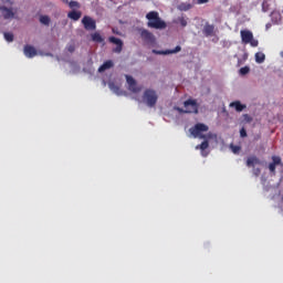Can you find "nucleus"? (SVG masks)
I'll return each instance as SVG.
<instances>
[{
	"mask_svg": "<svg viewBox=\"0 0 283 283\" xmlns=\"http://www.w3.org/2000/svg\"><path fill=\"white\" fill-rule=\"evenodd\" d=\"M190 135L193 138H201L203 142L201 143V145H197L196 149H200L201 151V156L207 157L209 156V153L206 151V149H209V140L210 138H218V136L216 134L212 133H208L206 135L205 132H209V126L205 125V124H197L195 125V127L189 129Z\"/></svg>",
	"mask_w": 283,
	"mask_h": 283,
	"instance_id": "obj_1",
	"label": "nucleus"
},
{
	"mask_svg": "<svg viewBox=\"0 0 283 283\" xmlns=\"http://www.w3.org/2000/svg\"><path fill=\"white\" fill-rule=\"evenodd\" d=\"M146 19L148 20V28H154L155 30H165V28H167V23L160 19L157 11L148 12Z\"/></svg>",
	"mask_w": 283,
	"mask_h": 283,
	"instance_id": "obj_2",
	"label": "nucleus"
},
{
	"mask_svg": "<svg viewBox=\"0 0 283 283\" xmlns=\"http://www.w3.org/2000/svg\"><path fill=\"white\" fill-rule=\"evenodd\" d=\"M142 101L147 107H155L156 103H158V94L154 90H146Z\"/></svg>",
	"mask_w": 283,
	"mask_h": 283,
	"instance_id": "obj_3",
	"label": "nucleus"
},
{
	"mask_svg": "<svg viewBox=\"0 0 283 283\" xmlns=\"http://www.w3.org/2000/svg\"><path fill=\"white\" fill-rule=\"evenodd\" d=\"M185 109L180 107H175L177 112H181L184 114H198V103L196 99H188L184 103Z\"/></svg>",
	"mask_w": 283,
	"mask_h": 283,
	"instance_id": "obj_4",
	"label": "nucleus"
},
{
	"mask_svg": "<svg viewBox=\"0 0 283 283\" xmlns=\"http://www.w3.org/2000/svg\"><path fill=\"white\" fill-rule=\"evenodd\" d=\"M240 34L242 43H244L245 45L250 44L251 48H258L259 42L253 38V32L249 30H241Z\"/></svg>",
	"mask_w": 283,
	"mask_h": 283,
	"instance_id": "obj_5",
	"label": "nucleus"
},
{
	"mask_svg": "<svg viewBox=\"0 0 283 283\" xmlns=\"http://www.w3.org/2000/svg\"><path fill=\"white\" fill-rule=\"evenodd\" d=\"M126 82L129 92H133V94H138V92H140L142 87L136 84V80H134V77L126 75Z\"/></svg>",
	"mask_w": 283,
	"mask_h": 283,
	"instance_id": "obj_6",
	"label": "nucleus"
},
{
	"mask_svg": "<svg viewBox=\"0 0 283 283\" xmlns=\"http://www.w3.org/2000/svg\"><path fill=\"white\" fill-rule=\"evenodd\" d=\"M82 23L85 28V30H96V21L92 19L90 15H85L82 19Z\"/></svg>",
	"mask_w": 283,
	"mask_h": 283,
	"instance_id": "obj_7",
	"label": "nucleus"
},
{
	"mask_svg": "<svg viewBox=\"0 0 283 283\" xmlns=\"http://www.w3.org/2000/svg\"><path fill=\"white\" fill-rule=\"evenodd\" d=\"M109 42L114 43V45H116V48L113 49V52H115L116 54H120V52H123V40L122 39L111 36Z\"/></svg>",
	"mask_w": 283,
	"mask_h": 283,
	"instance_id": "obj_8",
	"label": "nucleus"
},
{
	"mask_svg": "<svg viewBox=\"0 0 283 283\" xmlns=\"http://www.w3.org/2000/svg\"><path fill=\"white\" fill-rule=\"evenodd\" d=\"M140 36L146 43H156V38L148 30H142Z\"/></svg>",
	"mask_w": 283,
	"mask_h": 283,
	"instance_id": "obj_9",
	"label": "nucleus"
},
{
	"mask_svg": "<svg viewBox=\"0 0 283 283\" xmlns=\"http://www.w3.org/2000/svg\"><path fill=\"white\" fill-rule=\"evenodd\" d=\"M282 165V158L280 156H272V163L269 165V170L275 176V167Z\"/></svg>",
	"mask_w": 283,
	"mask_h": 283,
	"instance_id": "obj_10",
	"label": "nucleus"
},
{
	"mask_svg": "<svg viewBox=\"0 0 283 283\" xmlns=\"http://www.w3.org/2000/svg\"><path fill=\"white\" fill-rule=\"evenodd\" d=\"M36 54H38L36 49H34V46L32 45L24 46V55L27 56V59H34Z\"/></svg>",
	"mask_w": 283,
	"mask_h": 283,
	"instance_id": "obj_11",
	"label": "nucleus"
},
{
	"mask_svg": "<svg viewBox=\"0 0 283 283\" xmlns=\"http://www.w3.org/2000/svg\"><path fill=\"white\" fill-rule=\"evenodd\" d=\"M214 32H216V27L213 24L207 23L203 27V34H205V36H213Z\"/></svg>",
	"mask_w": 283,
	"mask_h": 283,
	"instance_id": "obj_12",
	"label": "nucleus"
},
{
	"mask_svg": "<svg viewBox=\"0 0 283 283\" xmlns=\"http://www.w3.org/2000/svg\"><path fill=\"white\" fill-rule=\"evenodd\" d=\"M174 23H176L177 25H181V28H187V24L189 23V18L180 15L174 20Z\"/></svg>",
	"mask_w": 283,
	"mask_h": 283,
	"instance_id": "obj_13",
	"label": "nucleus"
},
{
	"mask_svg": "<svg viewBox=\"0 0 283 283\" xmlns=\"http://www.w3.org/2000/svg\"><path fill=\"white\" fill-rule=\"evenodd\" d=\"M180 50H182V48H180V45H177L174 50H166V51H156V50H154L153 52L155 54L167 55V54H178V52H180Z\"/></svg>",
	"mask_w": 283,
	"mask_h": 283,
	"instance_id": "obj_14",
	"label": "nucleus"
},
{
	"mask_svg": "<svg viewBox=\"0 0 283 283\" xmlns=\"http://www.w3.org/2000/svg\"><path fill=\"white\" fill-rule=\"evenodd\" d=\"M81 17H83V13L81 11L73 10L67 13V18L72 19V21H78Z\"/></svg>",
	"mask_w": 283,
	"mask_h": 283,
	"instance_id": "obj_15",
	"label": "nucleus"
},
{
	"mask_svg": "<svg viewBox=\"0 0 283 283\" xmlns=\"http://www.w3.org/2000/svg\"><path fill=\"white\" fill-rule=\"evenodd\" d=\"M108 87H109L111 92H113L117 96H123L125 94V92L120 91V88L118 86H116L113 82L108 83Z\"/></svg>",
	"mask_w": 283,
	"mask_h": 283,
	"instance_id": "obj_16",
	"label": "nucleus"
},
{
	"mask_svg": "<svg viewBox=\"0 0 283 283\" xmlns=\"http://www.w3.org/2000/svg\"><path fill=\"white\" fill-rule=\"evenodd\" d=\"M112 67H114V62L112 60H108L98 67V72H105L106 70H109Z\"/></svg>",
	"mask_w": 283,
	"mask_h": 283,
	"instance_id": "obj_17",
	"label": "nucleus"
},
{
	"mask_svg": "<svg viewBox=\"0 0 283 283\" xmlns=\"http://www.w3.org/2000/svg\"><path fill=\"white\" fill-rule=\"evenodd\" d=\"M0 10L2 11V15L4 19H14V12H12V10L3 7L0 8Z\"/></svg>",
	"mask_w": 283,
	"mask_h": 283,
	"instance_id": "obj_18",
	"label": "nucleus"
},
{
	"mask_svg": "<svg viewBox=\"0 0 283 283\" xmlns=\"http://www.w3.org/2000/svg\"><path fill=\"white\" fill-rule=\"evenodd\" d=\"M230 107H234L235 112H242L243 109H247V105L238 101L230 103Z\"/></svg>",
	"mask_w": 283,
	"mask_h": 283,
	"instance_id": "obj_19",
	"label": "nucleus"
},
{
	"mask_svg": "<svg viewBox=\"0 0 283 283\" xmlns=\"http://www.w3.org/2000/svg\"><path fill=\"white\" fill-rule=\"evenodd\" d=\"M254 59H255V63L262 64L264 63V61H266V55L262 52H258L255 53Z\"/></svg>",
	"mask_w": 283,
	"mask_h": 283,
	"instance_id": "obj_20",
	"label": "nucleus"
},
{
	"mask_svg": "<svg viewBox=\"0 0 283 283\" xmlns=\"http://www.w3.org/2000/svg\"><path fill=\"white\" fill-rule=\"evenodd\" d=\"M260 164H261L260 159L258 157H255V156L250 157L247 160V166L248 167H253V165H260Z\"/></svg>",
	"mask_w": 283,
	"mask_h": 283,
	"instance_id": "obj_21",
	"label": "nucleus"
},
{
	"mask_svg": "<svg viewBox=\"0 0 283 283\" xmlns=\"http://www.w3.org/2000/svg\"><path fill=\"white\" fill-rule=\"evenodd\" d=\"M64 3H69V7L74 10V8L78 9L81 8V3H78V1H74V0H71L70 2H67V0H63Z\"/></svg>",
	"mask_w": 283,
	"mask_h": 283,
	"instance_id": "obj_22",
	"label": "nucleus"
},
{
	"mask_svg": "<svg viewBox=\"0 0 283 283\" xmlns=\"http://www.w3.org/2000/svg\"><path fill=\"white\" fill-rule=\"evenodd\" d=\"M92 40L95 41V43H103V36H101L99 33H93Z\"/></svg>",
	"mask_w": 283,
	"mask_h": 283,
	"instance_id": "obj_23",
	"label": "nucleus"
},
{
	"mask_svg": "<svg viewBox=\"0 0 283 283\" xmlns=\"http://www.w3.org/2000/svg\"><path fill=\"white\" fill-rule=\"evenodd\" d=\"M40 23H42L43 25H50V17L41 15L40 17Z\"/></svg>",
	"mask_w": 283,
	"mask_h": 283,
	"instance_id": "obj_24",
	"label": "nucleus"
},
{
	"mask_svg": "<svg viewBox=\"0 0 283 283\" xmlns=\"http://www.w3.org/2000/svg\"><path fill=\"white\" fill-rule=\"evenodd\" d=\"M249 72H251V69L249 66H243L239 70V74H241V76L249 74Z\"/></svg>",
	"mask_w": 283,
	"mask_h": 283,
	"instance_id": "obj_25",
	"label": "nucleus"
},
{
	"mask_svg": "<svg viewBox=\"0 0 283 283\" xmlns=\"http://www.w3.org/2000/svg\"><path fill=\"white\" fill-rule=\"evenodd\" d=\"M4 39H6V41H8V43H12V41H14V35L10 32H6Z\"/></svg>",
	"mask_w": 283,
	"mask_h": 283,
	"instance_id": "obj_26",
	"label": "nucleus"
},
{
	"mask_svg": "<svg viewBox=\"0 0 283 283\" xmlns=\"http://www.w3.org/2000/svg\"><path fill=\"white\" fill-rule=\"evenodd\" d=\"M230 149L232 154H240V146H234L233 144L230 145Z\"/></svg>",
	"mask_w": 283,
	"mask_h": 283,
	"instance_id": "obj_27",
	"label": "nucleus"
},
{
	"mask_svg": "<svg viewBox=\"0 0 283 283\" xmlns=\"http://www.w3.org/2000/svg\"><path fill=\"white\" fill-rule=\"evenodd\" d=\"M240 136H241V138H247V129L241 128L240 129Z\"/></svg>",
	"mask_w": 283,
	"mask_h": 283,
	"instance_id": "obj_28",
	"label": "nucleus"
},
{
	"mask_svg": "<svg viewBox=\"0 0 283 283\" xmlns=\"http://www.w3.org/2000/svg\"><path fill=\"white\" fill-rule=\"evenodd\" d=\"M253 174H254V176H260V174H261L260 168H254Z\"/></svg>",
	"mask_w": 283,
	"mask_h": 283,
	"instance_id": "obj_29",
	"label": "nucleus"
},
{
	"mask_svg": "<svg viewBox=\"0 0 283 283\" xmlns=\"http://www.w3.org/2000/svg\"><path fill=\"white\" fill-rule=\"evenodd\" d=\"M244 116V120H247V123H251V117L249 115H243Z\"/></svg>",
	"mask_w": 283,
	"mask_h": 283,
	"instance_id": "obj_30",
	"label": "nucleus"
},
{
	"mask_svg": "<svg viewBox=\"0 0 283 283\" xmlns=\"http://www.w3.org/2000/svg\"><path fill=\"white\" fill-rule=\"evenodd\" d=\"M208 2H209V0H198V1H197V3H199V4L208 3Z\"/></svg>",
	"mask_w": 283,
	"mask_h": 283,
	"instance_id": "obj_31",
	"label": "nucleus"
},
{
	"mask_svg": "<svg viewBox=\"0 0 283 283\" xmlns=\"http://www.w3.org/2000/svg\"><path fill=\"white\" fill-rule=\"evenodd\" d=\"M67 50H69V52H74V46H73V45H70V46L67 48Z\"/></svg>",
	"mask_w": 283,
	"mask_h": 283,
	"instance_id": "obj_32",
	"label": "nucleus"
},
{
	"mask_svg": "<svg viewBox=\"0 0 283 283\" xmlns=\"http://www.w3.org/2000/svg\"><path fill=\"white\" fill-rule=\"evenodd\" d=\"M265 28H266V30H269V28H271V24L268 23V24L265 25Z\"/></svg>",
	"mask_w": 283,
	"mask_h": 283,
	"instance_id": "obj_33",
	"label": "nucleus"
},
{
	"mask_svg": "<svg viewBox=\"0 0 283 283\" xmlns=\"http://www.w3.org/2000/svg\"><path fill=\"white\" fill-rule=\"evenodd\" d=\"M103 85H107V82L103 81Z\"/></svg>",
	"mask_w": 283,
	"mask_h": 283,
	"instance_id": "obj_34",
	"label": "nucleus"
},
{
	"mask_svg": "<svg viewBox=\"0 0 283 283\" xmlns=\"http://www.w3.org/2000/svg\"><path fill=\"white\" fill-rule=\"evenodd\" d=\"M280 54H281V56H282V59H283V51H281V53H280Z\"/></svg>",
	"mask_w": 283,
	"mask_h": 283,
	"instance_id": "obj_35",
	"label": "nucleus"
}]
</instances>
